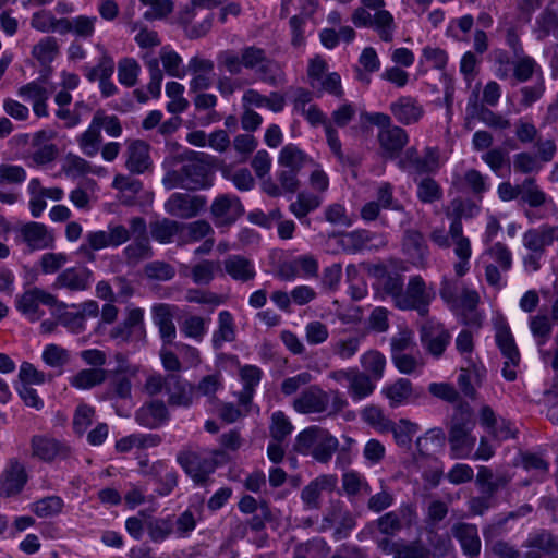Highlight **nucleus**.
Masks as SVG:
<instances>
[{
	"label": "nucleus",
	"instance_id": "nucleus-1",
	"mask_svg": "<svg viewBox=\"0 0 558 558\" xmlns=\"http://www.w3.org/2000/svg\"><path fill=\"white\" fill-rule=\"evenodd\" d=\"M130 228L123 225L110 222L107 230L89 231L85 242L80 246L78 252L93 259V252L107 247H119L125 244L131 238L134 241L124 247L122 254L129 265H136L153 256L147 225L142 217H132L129 220Z\"/></svg>",
	"mask_w": 558,
	"mask_h": 558
},
{
	"label": "nucleus",
	"instance_id": "nucleus-2",
	"mask_svg": "<svg viewBox=\"0 0 558 558\" xmlns=\"http://www.w3.org/2000/svg\"><path fill=\"white\" fill-rule=\"evenodd\" d=\"M226 460L227 454L223 450L216 449L207 452L191 446L183 448L177 454L178 464L199 486L209 484L210 475Z\"/></svg>",
	"mask_w": 558,
	"mask_h": 558
},
{
	"label": "nucleus",
	"instance_id": "nucleus-3",
	"mask_svg": "<svg viewBox=\"0 0 558 558\" xmlns=\"http://www.w3.org/2000/svg\"><path fill=\"white\" fill-rule=\"evenodd\" d=\"M293 409L301 414L327 412L335 416L348 407V401L339 390L325 391L318 385H312L293 400Z\"/></svg>",
	"mask_w": 558,
	"mask_h": 558
},
{
	"label": "nucleus",
	"instance_id": "nucleus-4",
	"mask_svg": "<svg viewBox=\"0 0 558 558\" xmlns=\"http://www.w3.org/2000/svg\"><path fill=\"white\" fill-rule=\"evenodd\" d=\"M207 156L203 153L197 154L193 159L183 163L180 169L169 171L163 178V184L167 189L181 187L196 191L210 185V168L205 160Z\"/></svg>",
	"mask_w": 558,
	"mask_h": 558
},
{
	"label": "nucleus",
	"instance_id": "nucleus-5",
	"mask_svg": "<svg viewBox=\"0 0 558 558\" xmlns=\"http://www.w3.org/2000/svg\"><path fill=\"white\" fill-rule=\"evenodd\" d=\"M338 448L339 440L328 429L316 425L302 430L295 439L296 451L319 463H328Z\"/></svg>",
	"mask_w": 558,
	"mask_h": 558
},
{
	"label": "nucleus",
	"instance_id": "nucleus-6",
	"mask_svg": "<svg viewBox=\"0 0 558 558\" xmlns=\"http://www.w3.org/2000/svg\"><path fill=\"white\" fill-rule=\"evenodd\" d=\"M328 70L327 60L320 54L314 56L307 62V83L317 96L328 94L336 98H342L344 90L341 76L339 73L329 72Z\"/></svg>",
	"mask_w": 558,
	"mask_h": 558
},
{
	"label": "nucleus",
	"instance_id": "nucleus-7",
	"mask_svg": "<svg viewBox=\"0 0 558 558\" xmlns=\"http://www.w3.org/2000/svg\"><path fill=\"white\" fill-rule=\"evenodd\" d=\"M474 425L469 410H460L452 416L448 438L452 459H465L471 456L476 442L475 436L472 435Z\"/></svg>",
	"mask_w": 558,
	"mask_h": 558
},
{
	"label": "nucleus",
	"instance_id": "nucleus-8",
	"mask_svg": "<svg viewBox=\"0 0 558 558\" xmlns=\"http://www.w3.org/2000/svg\"><path fill=\"white\" fill-rule=\"evenodd\" d=\"M227 0H191L190 3L179 13V23L184 27L190 39L204 37L213 27L214 14L208 12L202 21L197 22L199 9L211 10Z\"/></svg>",
	"mask_w": 558,
	"mask_h": 558
},
{
	"label": "nucleus",
	"instance_id": "nucleus-9",
	"mask_svg": "<svg viewBox=\"0 0 558 558\" xmlns=\"http://www.w3.org/2000/svg\"><path fill=\"white\" fill-rule=\"evenodd\" d=\"M436 298V291L433 284H427L420 275L411 276L400 296L399 310L416 311L425 316L429 311L430 303Z\"/></svg>",
	"mask_w": 558,
	"mask_h": 558
},
{
	"label": "nucleus",
	"instance_id": "nucleus-10",
	"mask_svg": "<svg viewBox=\"0 0 558 558\" xmlns=\"http://www.w3.org/2000/svg\"><path fill=\"white\" fill-rule=\"evenodd\" d=\"M16 308L31 322L39 320L45 312L40 308V305H47L50 307L57 306L59 308H65L66 304L58 300L56 295L47 292L40 288H32L24 291L16 298Z\"/></svg>",
	"mask_w": 558,
	"mask_h": 558
},
{
	"label": "nucleus",
	"instance_id": "nucleus-11",
	"mask_svg": "<svg viewBox=\"0 0 558 558\" xmlns=\"http://www.w3.org/2000/svg\"><path fill=\"white\" fill-rule=\"evenodd\" d=\"M399 167L411 174L436 173L441 167L437 147H426L421 156L416 147L407 148L399 159Z\"/></svg>",
	"mask_w": 558,
	"mask_h": 558
},
{
	"label": "nucleus",
	"instance_id": "nucleus-12",
	"mask_svg": "<svg viewBox=\"0 0 558 558\" xmlns=\"http://www.w3.org/2000/svg\"><path fill=\"white\" fill-rule=\"evenodd\" d=\"M420 338L424 350L433 357L439 359L444 355L452 337L442 323L428 319L420 329Z\"/></svg>",
	"mask_w": 558,
	"mask_h": 558
},
{
	"label": "nucleus",
	"instance_id": "nucleus-13",
	"mask_svg": "<svg viewBox=\"0 0 558 558\" xmlns=\"http://www.w3.org/2000/svg\"><path fill=\"white\" fill-rule=\"evenodd\" d=\"M495 340L505 360L502 376L508 381H513L517 378L521 355L509 326H499L496 330Z\"/></svg>",
	"mask_w": 558,
	"mask_h": 558
},
{
	"label": "nucleus",
	"instance_id": "nucleus-14",
	"mask_svg": "<svg viewBox=\"0 0 558 558\" xmlns=\"http://www.w3.org/2000/svg\"><path fill=\"white\" fill-rule=\"evenodd\" d=\"M484 256L490 260L485 266V279L489 286L498 287L501 272H507L512 267V252L505 243L496 242L485 250Z\"/></svg>",
	"mask_w": 558,
	"mask_h": 558
},
{
	"label": "nucleus",
	"instance_id": "nucleus-15",
	"mask_svg": "<svg viewBox=\"0 0 558 558\" xmlns=\"http://www.w3.org/2000/svg\"><path fill=\"white\" fill-rule=\"evenodd\" d=\"M119 366L110 373V381L108 385V398L126 400L132 397V378L140 371L137 365L129 364L124 361L122 354L117 355Z\"/></svg>",
	"mask_w": 558,
	"mask_h": 558
},
{
	"label": "nucleus",
	"instance_id": "nucleus-16",
	"mask_svg": "<svg viewBox=\"0 0 558 558\" xmlns=\"http://www.w3.org/2000/svg\"><path fill=\"white\" fill-rule=\"evenodd\" d=\"M94 281V272L84 266H74L61 270L54 278L51 288L56 291L65 290L77 293L88 290Z\"/></svg>",
	"mask_w": 558,
	"mask_h": 558
},
{
	"label": "nucleus",
	"instance_id": "nucleus-17",
	"mask_svg": "<svg viewBox=\"0 0 558 558\" xmlns=\"http://www.w3.org/2000/svg\"><path fill=\"white\" fill-rule=\"evenodd\" d=\"M31 449L32 456L44 462L66 460L72 454V449L66 442L44 435L32 437Z\"/></svg>",
	"mask_w": 558,
	"mask_h": 558
},
{
	"label": "nucleus",
	"instance_id": "nucleus-18",
	"mask_svg": "<svg viewBox=\"0 0 558 558\" xmlns=\"http://www.w3.org/2000/svg\"><path fill=\"white\" fill-rule=\"evenodd\" d=\"M389 111L400 125H413L420 123L425 116L423 104L417 97L401 95L389 104Z\"/></svg>",
	"mask_w": 558,
	"mask_h": 558
},
{
	"label": "nucleus",
	"instance_id": "nucleus-19",
	"mask_svg": "<svg viewBox=\"0 0 558 558\" xmlns=\"http://www.w3.org/2000/svg\"><path fill=\"white\" fill-rule=\"evenodd\" d=\"M338 484L336 474H322L305 485L301 492V500L306 510H317L322 506V496L335 492Z\"/></svg>",
	"mask_w": 558,
	"mask_h": 558
},
{
	"label": "nucleus",
	"instance_id": "nucleus-20",
	"mask_svg": "<svg viewBox=\"0 0 558 558\" xmlns=\"http://www.w3.org/2000/svg\"><path fill=\"white\" fill-rule=\"evenodd\" d=\"M17 236L31 251L51 248L54 245V235L48 227L41 222L28 221L22 223L17 230Z\"/></svg>",
	"mask_w": 558,
	"mask_h": 558
},
{
	"label": "nucleus",
	"instance_id": "nucleus-21",
	"mask_svg": "<svg viewBox=\"0 0 558 558\" xmlns=\"http://www.w3.org/2000/svg\"><path fill=\"white\" fill-rule=\"evenodd\" d=\"M241 63L244 69L254 70L265 82H275L277 64L267 58L264 49L256 46H248L241 51Z\"/></svg>",
	"mask_w": 558,
	"mask_h": 558
},
{
	"label": "nucleus",
	"instance_id": "nucleus-22",
	"mask_svg": "<svg viewBox=\"0 0 558 558\" xmlns=\"http://www.w3.org/2000/svg\"><path fill=\"white\" fill-rule=\"evenodd\" d=\"M124 157V166L132 174H143L153 168L150 146L143 140L126 141Z\"/></svg>",
	"mask_w": 558,
	"mask_h": 558
},
{
	"label": "nucleus",
	"instance_id": "nucleus-23",
	"mask_svg": "<svg viewBox=\"0 0 558 558\" xmlns=\"http://www.w3.org/2000/svg\"><path fill=\"white\" fill-rule=\"evenodd\" d=\"M58 136L57 131L53 129H41L32 135V154L31 158L34 163L44 166L52 162L58 154L59 149L56 144L52 143Z\"/></svg>",
	"mask_w": 558,
	"mask_h": 558
},
{
	"label": "nucleus",
	"instance_id": "nucleus-24",
	"mask_svg": "<svg viewBox=\"0 0 558 558\" xmlns=\"http://www.w3.org/2000/svg\"><path fill=\"white\" fill-rule=\"evenodd\" d=\"M387 241L383 235L369 230L356 229L340 234L339 244L349 253H356L363 250H378L386 245Z\"/></svg>",
	"mask_w": 558,
	"mask_h": 558
},
{
	"label": "nucleus",
	"instance_id": "nucleus-25",
	"mask_svg": "<svg viewBox=\"0 0 558 558\" xmlns=\"http://www.w3.org/2000/svg\"><path fill=\"white\" fill-rule=\"evenodd\" d=\"M28 481L25 465L17 459L8 461L0 475V496L12 497L19 495Z\"/></svg>",
	"mask_w": 558,
	"mask_h": 558
},
{
	"label": "nucleus",
	"instance_id": "nucleus-26",
	"mask_svg": "<svg viewBox=\"0 0 558 558\" xmlns=\"http://www.w3.org/2000/svg\"><path fill=\"white\" fill-rule=\"evenodd\" d=\"M466 365L461 366L458 385L462 393L471 399L476 398V389L481 387L486 377V367L477 356L468 359Z\"/></svg>",
	"mask_w": 558,
	"mask_h": 558
},
{
	"label": "nucleus",
	"instance_id": "nucleus-27",
	"mask_svg": "<svg viewBox=\"0 0 558 558\" xmlns=\"http://www.w3.org/2000/svg\"><path fill=\"white\" fill-rule=\"evenodd\" d=\"M210 211L217 226H226L241 217L244 208L238 196L223 194L214 199Z\"/></svg>",
	"mask_w": 558,
	"mask_h": 558
},
{
	"label": "nucleus",
	"instance_id": "nucleus-28",
	"mask_svg": "<svg viewBox=\"0 0 558 558\" xmlns=\"http://www.w3.org/2000/svg\"><path fill=\"white\" fill-rule=\"evenodd\" d=\"M205 206V199L185 193H173L165 204L166 211L182 219L195 217Z\"/></svg>",
	"mask_w": 558,
	"mask_h": 558
},
{
	"label": "nucleus",
	"instance_id": "nucleus-29",
	"mask_svg": "<svg viewBox=\"0 0 558 558\" xmlns=\"http://www.w3.org/2000/svg\"><path fill=\"white\" fill-rule=\"evenodd\" d=\"M377 142L381 154L386 158H397L409 143V134L401 125H393L387 130H379Z\"/></svg>",
	"mask_w": 558,
	"mask_h": 558
},
{
	"label": "nucleus",
	"instance_id": "nucleus-30",
	"mask_svg": "<svg viewBox=\"0 0 558 558\" xmlns=\"http://www.w3.org/2000/svg\"><path fill=\"white\" fill-rule=\"evenodd\" d=\"M170 418V413L166 403L161 400H151L145 402L135 412V421L138 425L155 429L166 424Z\"/></svg>",
	"mask_w": 558,
	"mask_h": 558
},
{
	"label": "nucleus",
	"instance_id": "nucleus-31",
	"mask_svg": "<svg viewBox=\"0 0 558 558\" xmlns=\"http://www.w3.org/2000/svg\"><path fill=\"white\" fill-rule=\"evenodd\" d=\"M221 265L223 272L236 282L253 281L257 275L254 262L241 254L229 255Z\"/></svg>",
	"mask_w": 558,
	"mask_h": 558
},
{
	"label": "nucleus",
	"instance_id": "nucleus-32",
	"mask_svg": "<svg viewBox=\"0 0 558 558\" xmlns=\"http://www.w3.org/2000/svg\"><path fill=\"white\" fill-rule=\"evenodd\" d=\"M166 393L169 405L187 408L194 401L195 386L178 374H169Z\"/></svg>",
	"mask_w": 558,
	"mask_h": 558
},
{
	"label": "nucleus",
	"instance_id": "nucleus-33",
	"mask_svg": "<svg viewBox=\"0 0 558 558\" xmlns=\"http://www.w3.org/2000/svg\"><path fill=\"white\" fill-rule=\"evenodd\" d=\"M381 209H398L393 198V187L390 183L379 185L376 201L364 204L360 210V216L364 221H374L379 217Z\"/></svg>",
	"mask_w": 558,
	"mask_h": 558
},
{
	"label": "nucleus",
	"instance_id": "nucleus-34",
	"mask_svg": "<svg viewBox=\"0 0 558 558\" xmlns=\"http://www.w3.org/2000/svg\"><path fill=\"white\" fill-rule=\"evenodd\" d=\"M178 307L175 305L159 303L151 308L153 322L158 327L163 343L170 344L177 337V328L173 317Z\"/></svg>",
	"mask_w": 558,
	"mask_h": 558
},
{
	"label": "nucleus",
	"instance_id": "nucleus-35",
	"mask_svg": "<svg viewBox=\"0 0 558 558\" xmlns=\"http://www.w3.org/2000/svg\"><path fill=\"white\" fill-rule=\"evenodd\" d=\"M510 65L511 76L517 83H526L545 77L541 64L525 52L513 56Z\"/></svg>",
	"mask_w": 558,
	"mask_h": 558
},
{
	"label": "nucleus",
	"instance_id": "nucleus-36",
	"mask_svg": "<svg viewBox=\"0 0 558 558\" xmlns=\"http://www.w3.org/2000/svg\"><path fill=\"white\" fill-rule=\"evenodd\" d=\"M333 524H338L333 532V538L336 541H340L349 536L355 526V520L348 510L342 508L340 504H336L324 517L323 529H329Z\"/></svg>",
	"mask_w": 558,
	"mask_h": 558
},
{
	"label": "nucleus",
	"instance_id": "nucleus-37",
	"mask_svg": "<svg viewBox=\"0 0 558 558\" xmlns=\"http://www.w3.org/2000/svg\"><path fill=\"white\" fill-rule=\"evenodd\" d=\"M381 395L388 400L390 408H398L410 403L417 397L413 384L408 378H398L385 385L381 389Z\"/></svg>",
	"mask_w": 558,
	"mask_h": 558
},
{
	"label": "nucleus",
	"instance_id": "nucleus-38",
	"mask_svg": "<svg viewBox=\"0 0 558 558\" xmlns=\"http://www.w3.org/2000/svg\"><path fill=\"white\" fill-rule=\"evenodd\" d=\"M452 533L466 556L473 558L480 555L481 539L475 524L457 523L452 527Z\"/></svg>",
	"mask_w": 558,
	"mask_h": 558
},
{
	"label": "nucleus",
	"instance_id": "nucleus-39",
	"mask_svg": "<svg viewBox=\"0 0 558 558\" xmlns=\"http://www.w3.org/2000/svg\"><path fill=\"white\" fill-rule=\"evenodd\" d=\"M148 474L159 484L157 492L160 496L169 495L178 485L177 471L163 460L154 462Z\"/></svg>",
	"mask_w": 558,
	"mask_h": 558
},
{
	"label": "nucleus",
	"instance_id": "nucleus-40",
	"mask_svg": "<svg viewBox=\"0 0 558 558\" xmlns=\"http://www.w3.org/2000/svg\"><path fill=\"white\" fill-rule=\"evenodd\" d=\"M236 338V325L231 312L225 310L218 313L217 328L213 332L211 344L219 350L223 343L232 342Z\"/></svg>",
	"mask_w": 558,
	"mask_h": 558
},
{
	"label": "nucleus",
	"instance_id": "nucleus-41",
	"mask_svg": "<svg viewBox=\"0 0 558 558\" xmlns=\"http://www.w3.org/2000/svg\"><path fill=\"white\" fill-rule=\"evenodd\" d=\"M313 162V159L298 145L289 143L284 145L278 155V165L281 168L300 172Z\"/></svg>",
	"mask_w": 558,
	"mask_h": 558
},
{
	"label": "nucleus",
	"instance_id": "nucleus-42",
	"mask_svg": "<svg viewBox=\"0 0 558 558\" xmlns=\"http://www.w3.org/2000/svg\"><path fill=\"white\" fill-rule=\"evenodd\" d=\"M546 92L545 77L533 81L531 85H524L519 88L515 94L517 104L514 111L521 112L531 108L535 102L539 101Z\"/></svg>",
	"mask_w": 558,
	"mask_h": 558
},
{
	"label": "nucleus",
	"instance_id": "nucleus-43",
	"mask_svg": "<svg viewBox=\"0 0 558 558\" xmlns=\"http://www.w3.org/2000/svg\"><path fill=\"white\" fill-rule=\"evenodd\" d=\"M524 547L537 549L544 556L550 558H558V536L547 530H539L530 534L524 542Z\"/></svg>",
	"mask_w": 558,
	"mask_h": 558
},
{
	"label": "nucleus",
	"instance_id": "nucleus-44",
	"mask_svg": "<svg viewBox=\"0 0 558 558\" xmlns=\"http://www.w3.org/2000/svg\"><path fill=\"white\" fill-rule=\"evenodd\" d=\"M112 187L119 192L121 203L130 206L136 203L137 195L143 190V183L130 174H117Z\"/></svg>",
	"mask_w": 558,
	"mask_h": 558
},
{
	"label": "nucleus",
	"instance_id": "nucleus-45",
	"mask_svg": "<svg viewBox=\"0 0 558 558\" xmlns=\"http://www.w3.org/2000/svg\"><path fill=\"white\" fill-rule=\"evenodd\" d=\"M100 51V57L96 65L86 64L82 68L84 76L89 82L100 81L102 78H110L114 72V60L111 54L100 45H97Z\"/></svg>",
	"mask_w": 558,
	"mask_h": 558
},
{
	"label": "nucleus",
	"instance_id": "nucleus-46",
	"mask_svg": "<svg viewBox=\"0 0 558 558\" xmlns=\"http://www.w3.org/2000/svg\"><path fill=\"white\" fill-rule=\"evenodd\" d=\"M239 375L243 384L239 401L241 404L247 405L253 398L255 388L262 380L263 371L256 365H244L240 367Z\"/></svg>",
	"mask_w": 558,
	"mask_h": 558
},
{
	"label": "nucleus",
	"instance_id": "nucleus-47",
	"mask_svg": "<svg viewBox=\"0 0 558 558\" xmlns=\"http://www.w3.org/2000/svg\"><path fill=\"white\" fill-rule=\"evenodd\" d=\"M174 532V518L173 515L167 517H153L147 518V535L155 544H160L167 541Z\"/></svg>",
	"mask_w": 558,
	"mask_h": 558
},
{
	"label": "nucleus",
	"instance_id": "nucleus-48",
	"mask_svg": "<svg viewBox=\"0 0 558 558\" xmlns=\"http://www.w3.org/2000/svg\"><path fill=\"white\" fill-rule=\"evenodd\" d=\"M107 377L108 371L104 368H83L71 376L69 383L78 390H89L104 384Z\"/></svg>",
	"mask_w": 558,
	"mask_h": 558
},
{
	"label": "nucleus",
	"instance_id": "nucleus-49",
	"mask_svg": "<svg viewBox=\"0 0 558 558\" xmlns=\"http://www.w3.org/2000/svg\"><path fill=\"white\" fill-rule=\"evenodd\" d=\"M376 388V381L368 374L354 368L351 380L348 385V393L353 401H361L371 396Z\"/></svg>",
	"mask_w": 558,
	"mask_h": 558
},
{
	"label": "nucleus",
	"instance_id": "nucleus-50",
	"mask_svg": "<svg viewBox=\"0 0 558 558\" xmlns=\"http://www.w3.org/2000/svg\"><path fill=\"white\" fill-rule=\"evenodd\" d=\"M360 364L362 372L368 374L377 383L384 377L387 361L380 351L371 349L361 355Z\"/></svg>",
	"mask_w": 558,
	"mask_h": 558
},
{
	"label": "nucleus",
	"instance_id": "nucleus-51",
	"mask_svg": "<svg viewBox=\"0 0 558 558\" xmlns=\"http://www.w3.org/2000/svg\"><path fill=\"white\" fill-rule=\"evenodd\" d=\"M403 245L407 253L412 257L415 266L424 267L426 265L428 247L422 233L417 231H408L404 236Z\"/></svg>",
	"mask_w": 558,
	"mask_h": 558
},
{
	"label": "nucleus",
	"instance_id": "nucleus-52",
	"mask_svg": "<svg viewBox=\"0 0 558 558\" xmlns=\"http://www.w3.org/2000/svg\"><path fill=\"white\" fill-rule=\"evenodd\" d=\"M76 143L83 155L95 157L102 144L101 131L98 129L97 123L92 120L88 128L76 137Z\"/></svg>",
	"mask_w": 558,
	"mask_h": 558
},
{
	"label": "nucleus",
	"instance_id": "nucleus-53",
	"mask_svg": "<svg viewBox=\"0 0 558 558\" xmlns=\"http://www.w3.org/2000/svg\"><path fill=\"white\" fill-rule=\"evenodd\" d=\"M453 247V254L457 262L453 263V271L457 277L465 276L470 270V260L472 257V244L469 238L450 242Z\"/></svg>",
	"mask_w": 558,
	"mask_h": 558
},
{
	"label": "nucleus",
	"instance_id": "nucleus-54",
	"mask_svg": "<svg viewBox=\"0 0 558 558\" xmlns=\"http://www.w3.org/2000/svg\"><path fill=\"white\" fill-rule=\"evenodd\" d=\"M363 339V336L339 338L330 343V351L342 361L351 360L360 351Z\"/></svg>",
	"mask_w": 558,
	"mask_h": 558
},
{
	"label": "nucleus",
	"instance_id": "nucleus-55",
	"mask_svg": "<svg viewBox=\"0 0 558 558\" xmlns=\"http://www.w3.org/2000/svg\"><path fill=\"white\" fill-rule=\"evenodd\" d=\"M60 53V47L57 38L47 36L41 38L32 48V56L41 65L50 64Z\"/></svg>",
	"mask_w": 558,
	"mask_h": 558
},
{
	"label": "nucleus",
	"instance_id": "nucleus-56",
	"mask_svg": "<svg viewBox=\"0 0 558 558\" xmlns=\"http://www.w3.org/2000/svg\"><path fill=\"white\" fill-rule=\"evenodd\" d=\"M183 228L184 225L165 218L150 223V234L157 242L166 244L172 242Z\"/></svg>",
	"mask_w": 558,
	"mask_h": 558
},
{
	"label": "nucleus",
	"instance_id": "nucleus-57",
	"mask_svg": "<svg viewBox=\"0 0 558 558\" xmlns=\"http://www.w3.org/2000/svg\"><path fill=\"white\" fill-rule=\"evenodd\" d=\"M322 203L323 198L318 194L301 192L296 199L290 204L289 210L301 220L317 209Z\"/></svg>",
	"mask_w": 558,
	"mask_h": 558
},
{
	"label": "nucleus",
	"instance_id": "nucleus-58",
	"mask_svg": "<svg viewBox=\"0 0 558 558\" xmlns=\"http://www.w3.org/2000/svg\"><path fill=\"white\" fill-rule=\"evenodd\" d=\"M163 70L169 76L183 78L186 74L181 56L170 46H163L159 52Z\"/></svg>",
	"mask_w": 558,
	"mask_h": 558
},
{
	"label": "nucleus",
	"instance_id": "nucleus-59",
	"mask_svg": "<svg viewBox=\"0 0 558 558\" xmlns=\"http://www.w3.org/2000/svg\"><path fill=\"white\" fill-rule=\"evenodd\" d=\"M208 330V320L199 315H189L180 324L181 333L196 342H202Z\"/></svg>",
	"mask_w": 558,
	"mask_h": 558
},
{
	"label": "nucleus",
	"instance_id": "nucleus-60",
	"mask_svg": "<svg viewBox=\"0 0 558 558\" xmlns=\"http://www.w3.org/2000/svg\"><path fill=\"white\" fill-rule=\"evenodd\" d=\"M141 58L149 72L147 90L151 97L158 98L161 94V83L163 80V73L159 66V60L158 58L150 56L148 52L143 53Z\"/></svg>",
	"mask_w": 558,
	"mask_h": 558
},
{
	"label": "nucleus",
	"instance_id": "nucleus-61",
	"mask_svg": "<svg viewBox=\"0 0 558 558\" xmlns=\"http://www.w3.org/2000/svg\"><path fill=\"white\" fill-rule=\"evenodd\" d=\"M522 241L526 250L538 255H543L546 247L551 246L543 225L525 231Z\"/></svg>",
	"mask_w": 558,
	"mask_h": 558
},
{
	"label": "nucleus",
	"instance_id": "nucleus-62",
	"mask_svg": "<svg viewBox=\"0 0 558 558\" xmlns=\"http://www.w3.org/2000/svg\"><path fill=\"white\" fill-rule=\"evenodd\" d=\"M445 437L440 429H432L416 440V448L422 457H432L444 446Z\"/></svg>",
	"mask_w": 558,
	"mask_h": 558
},
{
	"label": "nucleus",
	"instance_id": "nucleus-63",
	"mask_svg": "<svg viewBox=\"0 0 558 558\" xmlns=\"http://www.w3.org/2000/svg\"><path fill=\"white\" fill-rule=\"evenodd\" d=\"M383 549L386 550L390 547V553L395 555V558H427L428 551L418 543L403 544V543H390L388 539L381 542Z\"/></svg>",
	"mask_w": 558,
	"mask_h": 558
},
{
	"label": "nucleus",
	"instance_id": "nucleus-64",
	"mask_svg": "<svg viewBox=\"0 0 558 558\" xmlns=\"http://www.w3.org/2000/svg\"><path fill=\"white\" fill-rule=\"evenodd\" d=\"M558 29V14L550 9H545L536 17L534 33L537 39L543 40L549 35H556Z\"/></svg>",
	"mask_w": 558,
	"mask_h": 558
}]
</instances>
